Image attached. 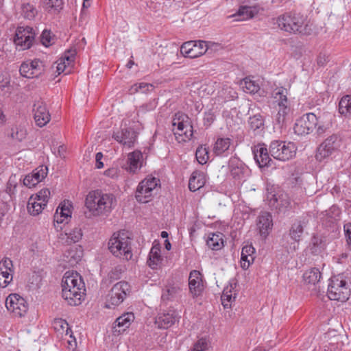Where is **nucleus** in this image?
I'll return each mask as SVG.
<instances>
[{"label": "nucleus", "mask_w": 351, "mask_h": 351, "mask_svg": "<svg viewBox=\"0 0 351 351\" xmlns=\"http://www.w3.org/2000/svg\"><path fill=\"white\" fill-rule=\"evenodd\" d=\"M86 207L88 213L86 217L93 216H108L117 206V199L112 193L101 190L90 191L86 198Z\"/></svg>", "instance_id": "obj_1"}, {"label": "nucleus", "mask_w": 351, "mask_h": 351, "mask_svg": "<svg viewBox=\"0 0 351 351\" xmlns=\"http://www.w3.org/2000/svg\"><path fill=\"white\" fill-rule=\"evenodd\" d=\"M62 295L71 306H77L83 299L85 285L81 276L76 271H66L62 280Z\"/></svg>", "instance_id": "obj_2"}, {"label": "nucleus", "mask_w": 351, "mask_h": 351, "mask_svg": "<svg viewBox=\"0 0 351 351\" xmlns=\"http://www.w3.org/2000/svg\"><path fill=\"white\" fill-rule=\"evenodd\" d=\"M282 31L290 34H310L311 29L305 23L306 19L300 13L286 12L274 19Z\"/></svg>", "instance_id": "obj_3"}, {"label": "nucleus", "mask_w": 351, "mask_h": 351, "mask_svg": "<svg viewBox=\"0 0 351 351\" xmlns=\"http://www.w3.org/2000/svg\"><path fill=\"white\" fill-rule=\"evenodd\" d=\"M131 242L124 231L114 232L108 241V249L114 256L128 261L132 257Z\"/></svg>", "instance_id": "obj_4"}, {"label": "nucleus", "mask_w": 351, "mask_h": 351, "mask_svg": "<svg viewBox=\"0 0 351 351\" xmlns=\"http://www.w3.org/2000/svg\"><path fill=\"white\" fill-rule=\"evenodd\" d=\"M327 294L331 300L346 302L350 296L351 289L343 276H337L330 279Z\"/></svg>", "instance_id": "obj_5"}, {"label": "nucleus", "mask_w": 351, "mask_h": 351, "mask_svg": "<svg viewBox=\"0 0 351 351\" xmlns=\"http://www.w3.org/2000/svg\"><path fill=\"white\" fill-rule=\"evenodd\" d=\"M269 150L271 156L275 159L287 161L295 156L297 147L292 142L276 140L271 142Z\"/></svg>", "instance_id": "obj_6"}, {"label": "nucleus", "mask_w": 351, "mask_h": 351, "mask_svg": "<svg viewBox=\"0 0 351 351\" xmlns=\"http://www.w3.org/2000/svg\"><path fill=\"white\" fill-rule=\"evenodd\" d=\"M172 126L173 134L179 143L191 140L193 134V127L186 115L181 114L178 117L176 115L172 121Z\"/></svg>", "instance_id": "obj_7"}, {"label": "nucleus", "mask_w": 351, "mask_h": 351, "mask_svg": "<svg viewBox=\"0 0 351 351\" xmlns=\"http://www.w3.org/2000/svg\"><path fill=\"white\" fill-rule=\"evenodd\" d=\"M130 293V285L125 281H120L115 284L106 296L105 306L113 308L119 306Z\"/></svg>", "instance_id": "obj_8"}, {"label": "nucleus", "mask_w": 351, "mask_h": 351, "mask_svg": "<svg viewBox=\"0 0 351 351\" xmlns=\"http://www.w3.org/2000/svg\"><path fill=\"white\" fill-rule=\"evenodd\" d=\"M160 186V180L154 177L147 176L138 185L135 197L138 202L147 203L149 202L153 195L158 191Z\"/></svg>", "instance_id": "obj_9"}, {"label": "nucleus", "mask_w": 351, "mask_h": 351, "mask_svg": "<svg viewBox=\"0 0 351 351\" xmlns=\"http://www.w3.org/2000/svg\"><path fill=\"white\" fill-rule=\"evenodd\" d=\"M50 197L48 189H43L35 195H32L27 202L28 213L33 216L39 215L47 206Z\"/></svg>", "instance_id": "obj_10"}, {"label": "nucleus", "mask_w": 351, "mask_h": 351, "mask_svg": "<svg viewBox=\"0 0 351 351\" xmlns=\"http://www.w3.org/2000/svg\"><path fill=\"white\" fill-rule=\"evenodd\" d=\"M318 124V118L313 113H306L297 119L294 125V132L298 135L311 133Z\"/></svg>", "instance_id": "obj_11"}, {"label": "nucleus", "mask_w": 351, "mask_h": 351, "mask_svg": "<svg viewBox=\"0 0 351 351\" xmlns=\"http://www.w3.org/2000/svg\"><path fill=\"white\" fill-rule=\"evenodd\" d=\"M340 146L339 137L332 134L325 139L317 147L315 154L317 160L321 162L331 156Z\"/></svg>", "instance_id": "obj_12"}, {"label": "nucleus", "mask_w": 351, "mask_h": 351, "mask_svg": "<svg viewBox=\"0 0 351 351\" xmlns=\"http://www.w3.org/2000/svg\"><path fill=\"white\" fill-rule=\"evenodd\" d=\"M5 306L14 316L19 317H24L28 310L26 300L16 293L8 295L5 300Z\"/></svg>", "instance_id": "obj_13"}, {"label": "nucleus", "mask_w": 351, "mask_h": 351, "mask_svg": "<svg viewBox=\"0 0 351 351\" xmlns=\"http://www.w3.org/2000/svg\"><path fill=\"white\" fill-rule=\"evenodd\" d=\"M34 32L33 29L29 26L18 27L14 38V43L19 50H25L30 48L34 39Z\"/></svg>", "instance_id": "obj_14"}, {"label": "nucleus", "mask_w": 351, "mask_h": 351, "mask_svg": "<svg viewBox=\"0 0 351 351\" xmlns=\"http://www.w3.org/2000/svg\"><path fill=\"white\" fill-rule=\"evenodd\" d=\"M254 158L260 168L271 166L272 159L269 156L267 146L264 143H258L252 148Z\"/></svg>", "instance_id": "obj_15"}, {"label": "nucleus", "mask_w": 351, "mask_h": 351, "mask_svg": "<svg viewBox=\"0 0 351 351\" xmlns=\"http://www.w3.org/2000/svg\"><path fill=\"white\" fill-rule=\"evenodd\" d=\"M34 119L38 127L46 125L51 120V115L46 104L43 101H37L33 107Z\"/></svg>", "instance_id": "obj_16"}, {"label": "nucleus", "mask_w": 351, "mask_h": 351, "mask_svg": "<svg viewBox=\"0 0 351 351\" xmlns=\"http://www.w3.org/2000/svg\"><path fill=\"white\" fill-rule=\"evenodd\" d=\"M112 137L119 143L132 147L136 142L137 133L131 128H125L121 131L114 132Z\"/></svg>", "instance_id": "obj_17"}, {"label": "nucleus", "mask_w": 351, "mask_h": 351, "mask_svg": "<svg viewBox=\"0 0 351 351\" xmlns=\"http://www.w3.org/2000/svg\"><path fill=\"white\" fill-rule=\"evenodd\" d=\"M256 226L261 236L266 238L273 226L271 215L268 212H261L257 217Z\"/></svg>", "instance_id": "obj_18"}, {"label": "nucleus", "mask_w": 351, "mask_h": 351, "mask_svg": "<svg viewBox=\"0 0 351 351\" xmlns=\"http://www.w3.org/2000/svg\"><path fill=\"white\" fill-rule=\"evenodd\" d=\"M178 320V313L175 311L158 314L156 318L155 324L160 329H167Z\"/></svg>", "instance_id": "obj_19"}, {"label": "nucleus", "mask_w": 351, "mask_h": 351, "mask_svg": "<svg viewBox=\"0 0 351 351\" xmlns=\"http://www.w3.org/2000/svg\"><path fill=\"white\" fill-rule=\"evenodd\" d=\"M189 287L191 293L193 297L198 296L203 290V285L200 277V273L198 271L193 270L190 273L189 278Z\"/></svg>", "instance_id": "obj_20"}, {"label": "nucleus", "mask_w": 351, "mask_h": 351, "mask_svg": "<svg viewBox=\"0 0 351 351\" xmlns=\"http://www.w3.org/2000/svg\"><path fill=\"white\" fill-rule=\"evenodd\" d=\"M12 261L10 258H5L0 262V276L3 278L1 287H7L12 280Z\"/></svg>", "instance_id": "obj_21"}, {"label": "nucleus", "mask_w": 351, "mask_h": 351, "mask_svg": "<svg viewBox=\"0 0 351 351\" xmlns=\"http://www.w3.org/2000/svg\"><path fill=\"white\" fill-rule=\"evenodd\" d=\"M219 47V45L214 43H208L203 40L194 41L192 57L193 58L199 57L210 50H217Z\"/></svg>", "instance_id": "obj_22"}, {"label": "nucleus", "mask_w": 351, "mask_h": 351, "mask_svg": "<svg viewBox=\"0 0 351 351\" xmlns=\"http://www.w3.org/2000/svg\"><path fill=\"white\" fill-rule=\"evenodd\" d=\"M261 10L259 5H243L239 8L238 11L233 15L237 21H245L253 18Z\"/></svg>", "instance_id": "obj_23"}, {"label": "nucleus", "mask_w": 351, "mask_h": 351, "mask_svg": "<svg viewBox=\"0 0 351 351\" xmlns=\"http://www.w3.org/2000/svg\"><path fill=\"white\" fill-rule=\"evenodd\" d=\"M182 289L178 284H168L162 290L161 299L162 301H171L178 299Z\"/></svg>", "instance_id": "obj_24"}, {"label": "nucleus", "mask_w": 351, "mask_h": 351, "mask_svg": "<svg viewBox=\"0 0 351 351\" xmlns=\"http://www.w3.org/2000/svg\"><path fill=\"white\" fill-rule=\"evenodd\" d=\"M237 282L235 280H231L229 285L223 289L221 295V302L225 308L230 307V302L232 300L236 298V293L234 289L237 287Z\"/></svg>", "instance_id": "obj_25"}, {"label": "nucleus", "mask_w": 351, "mask_h": 351, "mask_svg": "<svg viewBox=\"0 0 351 351\" xmlns=\"http://www.w3.org/2000/svg\"><path fill=\"white\" fill-rule=\"evenodd\" d=\"M206 183V176L204 172L195 171L191 174L189 181V189L191 191H196L202 188Z\"/></svg>", "instance_id": "obj_26"}, {"label": "nucleus", "mask_w": 351, "mask_h": 351, "mask_svg": "<svg viewBox=\"0 0 351 351\" xmlns=\"http://www.w3.org/2000/svg\"><path fill=\"white\" fill-rule=\"evenodd\" d=\"M143 154L138 150L134 151L128 154V163L129 165L127 168L130 173H135L142 167Z\"/></svg>", "instance_id": "obj_27"}, {"label": "nucleus", "mask_w": 351, "mask_h": 351, "mask_svg": "<svg viewBox=\"0 0 351 351\" xmlns=\"http://www.w3.org/2000/svg\"><path fill=\"white\" fill-rule=\"evenodd\" d=\"M230 172L234 178L239 179L246 169L245 164L237 157H232L228 162Z\"/></svg>", "instance_id": "obj_28"}, {"label": "nucleus", "mask_w": 351, "mask_h": 351, "mask_svg": "<svg viewBox=\"0 0 351 351\" xmlns=\"http://www.w3.org/2000/svg\"><path fill=\"white\" fill-rule=\"evenodd\" d=\"M255 249L252 245H245L242 248L241 256V266L247 269L254 260Z\"/></svg>", "instance_id": "obj_29"}, {"label": "nucleus", "mask_w": 351, "mask_h": 351, "mask_svg": "<svg viewBox=\"0 0 351 351\" xmlns=\"http://www.w3.org/2000/svg\"><path fill=\"white\" fill-rule=\"evenodd\" d=\"M162 261V258L160 255V245H154L149 254V259L147 261L149 266L152 269H156L161 263Z\"/></svg>", "instance_id": "obj_30"}, {"label": "nucleus", "mask_w": 351, "mask_h": 351, "mask_svg": "<svg viewBox=\"0 0 351 351\" xmlns=\"http://www.w3.org/2000/svg\"><path fill=\"white\" fill-rule=\"evenodd\" d=\"M206 244L213 250H220L223 246V234L212 233L206 240Z\"/></svg>", "instance_id": "obj_31"}, {"label": "nucleus", "mask_w": 351, "mask_h": 351, "mask_svg": "<svg viewBox=\"0 0 351 351\" xmlns=\"http://www.w3.org/2000/svg\"><path fill=\"white\" fill-rule=\"evenodd\" d=\"M61 239L64 241L68 245L78 242L82 237V231L81 228H75L66 232L64 234H61Z\"/></svg>", "instance_id": "obj_32"}, {"label": "nucleus", "mask_w": 351, "mask_h": 351, "mask_svg": "<svg viewBox=\"0 0 351 351\" xmlns=\"http://www.w3.org/2000/svg\"><path fill=\"white\" fill-rule=\"evenodd\" d=\"M304 222L297 220L291 226L289 230L291 238L295 242L300 241L304 232Z\"/></svg>", "instance_id": "obj_33"}, {"label": "nucleus", "mask_w": 351, "mask_h": 351, "mask_svg": "<svg viewBox=\"0 0 351 351\" xmlns=\"http://www.w3.org/2000/svg\"><path fill=\"white\" fill-rule=\"evenodd\" d=\"M303 278L306 283L315 285L321 278V272L317 268H311L304 273Z\"/></svg>", "instance_id": "obj_34"}, {"label": "nucleus", "mask_w": 351, "mask_h": 351, "mask_svg": "<svg viewBox=\"0 0 351 351\" xmlns=\"http://www.w3.org/2000/svg\"><path fill=\"white\" fill-rule=\"evenodd\" d=\"M231 144V139L229 138H219L216 141L213 152L217 156L221 155L226 151H227Z\"/></svg>", "instance_id": "obj_35"}, {"label": "nucleus", "mask_w": 351, "mask_h": 351, "mask_svg": "<svg viewBox=\"0 0 351 351\" xmlns=\"http://www.w3.org/2000/svg\"><path fill=\"white\" fill-rule=\"evenodd\" d=\"M53 329L61 335H67L71 332L69 324L66 320L61 318L55 319L52 323Z\"/></svg>", "instance_id": "obj_36"}, {"label": "nucleus", "mask_w": 351, "mask_h": 351, "mask_svg": "<svg viewBox=\"0 0 351 351\" xmlns=\"http://www.w3.org/2000/svg\"><path fill=\"white\" fill-rule=\"evenodd\" d=\"M287 90L283 87L276 88L274 91V97L277 106H288Z\"/></svg>", "instance_id": "obj_37"}, {"label": "nucleus", "mask_w": 351, "mask_h": 351, "mask_svg": "<svg viewBox=\"0 0 351 351\" xmlns=\"http://www.w3.org/2000/svg\"><path fill=\"white\" fill-rule=\"evenodd\" d=\"M248 123L250 128L254 131H262L264 128V119L260 113L250 116L248 119Z\"/></svg>", "instance_id": "obj_38"}, {"label": "nucleus", "mask_w": 351, "mask_h": 351, "mask_svg": "<svg viewBox=\"0 0 351 351\" xmlns=\"http://www.w3.org/2000/svg\"><path fill=\"white\" fill-rule=\"evenodd\" d=\"M241 85L244 91L250 93H256L259 89V84L250 77H245L241 82Z\"/></svg>", "instance_id": "obj_39"}, {"label": "nucleus", "mask_w": 351, "mask_h": 351, "mask_svg": "<svg viewBox=\"0 0 351 351\" xmlns=\"http://www.w3.org/2000/svg\"><path fill=\"white\" fill-rule=\"evenodd\" d=\"M75 56L76 50L71 49L66 50L62 56L60 58L62 60H63V62H65V64L70 68L68 69V71H66L65 74H69L71 72L72 68L74 66Z\"/></svg>", "instance_id": "obj_40"}, {"label": "nucleus", "mask_w": 351, "mask_h": 351, "mask_svg": "<svg viewBox=\"0 0 351 351\" xmlns=\"http://www.w3.org/2000/svg\"><path fill=\"white\" fill-rule=\"evenodd\" d=\"M63 8L62 0H45V9L49 13H59Z\"/></svg>", "instance_id": "obj_41"}, {"label": "nucleus", "mask_w": 351, "mask_h": 351, "mask_svg": "<svg viewBox=\"0 0 351 351\" xmlns=\"http://www.w3.org/2000/svg\"><path fill=\"white\" fill-rule=\"evenodd\" d=\"M289 112V106H278V112L275 116V121L280 127L285 123L286 117Z\"/></svg>", "instance_id": "obj_42"}, {"label": "nucleus", "mask_w": 351, "mask_h": 351, "mask_svg": "<svg viewBox=\"0 0 351 351\" xmlns=\"http://www.w3.org/2000/svg\"><path fill=\"white\" fill-rule=\"evenodd\" d=\"M134 319V315L132 313H126L119 317L115 322L117 326L123 327V330H125V328L130 326Z\"/></svg>", "instance_id": "obj_43"}, {"label": "nucleus", "mask_w": 351, "mask_h": 351, "mask_svg": "<svg viewBox=\"0 0 351 351\" xmlns=\"http://www.w3.org/2000/svg\"><path fill=\"white\" fill-rule=\"evenodd\" d=\"M37 14L36 8L30 3H23L21 5V15L26 19H33Z\"/></svg>", "instance_id": "obj_44"}, {"label": "nucleus", "mask_w": 351, "mask_h": 351, "mask_svg": "<svg viewBox=\"0 0 351 351\" xmlns=\"http://www.w3.org/2000/svg\"><path fill=\"white\" fill-rule=\"evenodd\" d=\"M339 110L342 114L351 113V96L346 95L341 98L339 104Z\"/></svg>", "instance_id": "obj_45"}, {"label": "nucleus", "mask_w": 351, "mask_h": 351, "mask_svg": "<svg viewBox=\"0 0 351 351\" xmlns=\"http://www.w3.org/2000/svg\"><path fill=\"white\" fill-rule=\"evenodd\" d=\"M31 65L29 63L23 62L20 66V73L22 76L27 78H34L39 75V72L32 71Z\"/></svg>", "instance_id": "obj_46"}, {"label": "nucleus", "mask_w": 351, "mask_h": 351, "mask_svg": "<svg viewBox=\"0 0 351 351\" xmlns=\"http://www.w3.org/2000/svg\"><path fill=\"white\" fill-rule=\"evenodd\" d=\"M195 156L199 164L206 163L209 158L208 149L202 145L198 147L195 152Z\"/></svg>", "instance_id": "obj_47"}, {"label": "nucleus", "mask_w": 351, "mask_h": 351, "mask_svg": "<svg viewBox=\"0 0 351 351\" xmlns=\"http://www.w3.org/2000/svg\"><path fill=\"white\" fill-rule=\"evenodd\" d=\"M194 46V41L191 40L183 43L180 47V53L186 58H193L192 55Z\"/></svg>", "instance_id": "obj_48"}, {"label": "nucleus", "mask_w": 351, "mask_h": 351, "mask_svg": "<svg viewBox=\"0 0 351 351\" xmlns=\"http://www.w3.org/2000/svg\"><path fill=\"white\" fill-rule=\"evenodd\" d=\"M332 123L330 121L324 122L321 118H318V124L316 127V132L317 135L322 136L325 134L330 128Z\"/></svg>", "instance_id": "obj_49"}, {"label": "nucleus", "mask_w": 351, "mask_h": 351, "mask_svg": "<svg viewBox=\"0 0 351 351\" xmlns=\"http://www.w3.org/2000/svg\"><path fill=\"white\" fill-rule=\"evenodd\" d=\"M47 174V167L41 166L40 167V169H36L35 171H34L32 173V175L35 177L36 182H41Z\"/></svg>", "instance_id": "obj_50"}, {"label": "nucleus", "mask_w": 351, "mask_h": 351, "mask_svg": "<svg viewBox=\"0 0 351 351\" xmlns=\"http://www.w3.org/2000/svg\"><path fill=\"white\" fill-rule=\"evenodd\" d=\"M27 131L25 128L19 127L16 128V130L12 132L11 136L12 138L16 139L19 141H22L26 138Z\"/></svg>", "instance_id": "obj_51"}, {"label": "nucleus", "mask_w": 351, "mask_h": 351, "mask_svg": "<svg viewBox=\"0 0 351 351\" xmlns=\"http://www.w3.org/2000/svg\"><path fill=\"white\" fill-rule=\"evenodd\" d=\"M324 249V244L321 240H319L316 237H313L312 239V247L311 251L313 254H319Z\"/></svg>", "instance_id": "obj_52"}, {"label": "nucleus", "mask_w": 351, "mask_h": 351, "mask_svg": "<svg viewBox=\"0 0 351 351\" xmlns=\"http://www.w3.org/2000/svg\"><path fill=\"white\" fill-rule=\"evenodd\" d=\"M215 119V114L213 110H209L204 113V125L206 127L210 126Z\"/></svg>", "instance_id": "obj_53"}, {"label": "nucleus", "mask_w": 351, "mask_h": 351, "mask_svg": "<svg viewBox=\"0 0 351 351\" xmlns=\"http://www.w3.org/2000/svg\"><path fill=\"white\" fill-rule=\"evenodd\" d=\"M142 87H143V88L148 87V88H151V89H154V88L152 84L141 82V83H138V84H135L133 86H132L131 88L129 89V93L131 95L135 94L136 93L139 92L138 88H142Z\"/></svg>", "instance_id": "obj_54"}, {"label": "nucleus", "mask_w": 351, "mask_h": 351, "mask_svg": "<svg viewBox=\"0 0 351 351\" xmlns=\"http://www.w3.org/2000/svg\"><path fill=\"white\" fill-rule=\"evenodd\" d=\"M208 348V343L205 339H199L193 346L191 351H205Z\"/></svg>", "instance_id": "obj_55"}, {"label": "nucleus", "mask_w": 351, "mask_h": 351, "mask_svg": "<svg viewBox=\"0 0 351 351\" xmlns=\"http://www.w3.org/2000/svg\"><path fill=\"white\" fill-rule=\"evenodd\" d=\"M17 183L16 182V177L15 176H11L9 178V180L6 186V192L10 195H12L14 193V189L16 187Z\"/></svg>", "instance_id": "obj_56"}, {"label": "nucleus", "mask_w": 351, "mask_h": 351, "mask_svg": "<svg viewBox=\"0 0 351 351\" xmlns=\"http://www.w3.org/2000/svg\"><path fill=\"white\" fill-rule=\"evenodd\" d=\"M345 237L348 248L351 250V223H347L343 226Z\"/></svg>", "instance_id": "obj_57"}, {"label": "nucleus", "mask_w": 351, "mask_h": 351, "mask_svg": "<svg viewBox=\"0 0 351 351\" xmlns=\"http://www.w3.org/2000/svg\"><path fill=\"white\" fill-rule=\"evenodd\" d=\"M38 182H36L35 177L32 174L27 175L23 179V184L29 188L36 186Z\"/></svg>", "instance_id": "obj_58"}, {"label": "nucleus", "mask_w": 351, "mask_h": 351, "mask_svg": "<svg viewBox=\"0 0 351 351\" xmlns=\"http://www.w3.org/2000/svg\"><path fill=\"white\" fill-rule=\"evenodd\" d=\"M58 209L59 215L61 218L68 219L71 217V212L68 207H66L65 205L58 206L57 208Z\"/></svg>", "instance_id": "obj_59"}, {"label": "nucleus", "mask_w": 351, "mask_h": 351, "mask_svg": "<svg viewBox=\"0 0 351 351\" xmlns=\"http://www.w3.org/2000/svg\"><path fill=\"white\" fill-rule=\"evenodd\" d=\"M57 66H56V72L58 73V75L61 74L62 73L68 71L69 67H68L65 62H63L60 58H59L56 62Z\"/></svg>", "instance_id": "obj_60"}, {"label": "nucleus", "mask_w": 351, "mask_h": 351, "mask_svg": "<svg viewBox=\"0 0 351 351\" xmlns=\"http://www.w3.org/2000/svg\"><path fill=\"white\" fill-rule=\"evenodd\" d=\"M50 32L47 30H44L41 34V43L45 46H48L51 43V36Z\"/></svg>", "instance_id": "obj_61"}, {"label": "nucleus", "mask_w": 351, "mask_h": 351, "mask_svg": "<svg viewBox=\"0 0 351 351\" xmlns=\"http://www.w3.org/2000/svg\"><path fill=\"white\" fill-rule=\"evenodd\" d=\"M32 66L31 69H32V71L34 72H39V75L42 72L41 67L43 66V63L40 60H35L32 61V62L29 63Z\"/></svg>", "instance_id": "obj_62"}, {"label": "nucleus", "mask_w": 351, "mask_h": 351, "mask_svg": "<svg viewBox=\"0 0 351 351\" xmlns=\"http://www.w3.org/2000/svg\"><path fill=\"white\" fill-rule=\"evenodd\" d=\"M68 253L69 256H71V259L69 260V262H70L71 264L76 263L81 259L82 252H80V254H77L76 252L71 250L68 252Z\"/></svg>", "instance_id": "obj_63"}, {"label": "nucleus", "mask_w": 351, "mask_h": 351, "mask_svg": "<svg viewBox=\"0 0 351 351\" xmlns=\"http://www.w3.org/2000/svg\"><path fill=\"white\" fill-rule=\"evenodd\" d=\"M122 272V269L120 267H116L114 268L110 274H109V278L110 279L114 280L118 279L120 278V274Z\"/></svg>", "instance_id": "obj_64"}]
</instances>
